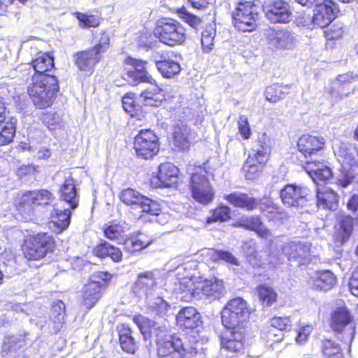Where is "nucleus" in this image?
<instances>
[{"label":"nucleus","mask_w":358,"mask_h":358,"mask_svg":"<svg viewBox=\"0 0 358 358\" xmlns=\"http://www.w3.org/2000/svg\"><path fill=\"white\" fill-rule=\"evenodd\" d=\"M156 67L163 77L170 78L178 74L181 71L180 64L171 59H164L156 62Z\"/></svg>","instance_id":"nucleus-38"},{"label":"nucleus","mask_w":358,"mask_h":358,"mask_svg":"<svg viewBox=\"0 0 358 358\" xmlns=\"http://www.w3.org/2000/svg\"><path fill=\"white\" fill-rule=\"evenodd\" d=\"M196 134L184 122L174 126L173 131V145L178 150L188 149L192 143L195 141Z\"/></svg>","instance_id":"nucleus-19"},{"label":"nucleus","mask_w":358,"mask_h":358,"mask_svg":"<svg viewBox=\"0 0 358 358\" xmlns=\"http://www.w3.org/2000/svg\"><path fill=\"white\" fill-rule=\"evenodd\" d=\"M266 15L272 22L287 23L291 20L292 11L287 3L279 0L269 6Z\"/></svg>","instance_id":"nucleus-21"},{"label":"nucleus","mask_w":358,"mask_h":358,"mask_svg":"<svg viewBox=\"0 0 358 358\" xmlns=\"http://www.w3.org/2000/svg\"><path fill=\"white\" fill-rule=\"evenodd\" d=\"M133 320L145 336L149 334L157 338L158 358H194L202 350L198 341L187 343L176 335L164 334L169 331L166 323L159 324L142 315L135 316Z\"/></svg>","instance_id":"nucleus-2"},{"label":"nucleus","mask_w":358,"mask_h":358,"mask_svg":"<svg viewBox=\"0 0 358 358\" xmlns=\"http://www.w3.org/2000/svg\"><path fill=\"white\" fill-rule=\"evenodd\" d=\"M54 67L53 57L47 53L39 52L32 60L31 64H26L19 66L24 76L31 77L33 74L51 76L49 72Z\"/></svg>","instance_id":"nucleus-14"},{"label":"nucleus","mask_w":358,"mask_h":358,"mask_svg":"<svg viewBox=\"0 0 358 358\" xmlns=\"http://www.w3.org/2000/svg\"><path fill=\"white\" fill-rule=\"evenodd\" d=\"M343 23L336 22L324 31V36L328 40H337L343 36Z\"/></svg>","instance_id":"nucleus-54"},{"label":"nucleus","mask_w":358,"mask_h":358,"mask_svg":"<svg viewBox=\"0 0 358 358\" xmlns=\"http://www.w3.org/2000/svg\"><path fill=\"white\" fill-rule=\"evenodd\" d=\"M259 158L260 161H268L270 154V138L266 134L258 136L249 153Z\"/></svg>","instance_id":"nucleus-33"},{"label":"nucleus","mask_w":358,"mask_h":358,"mask_svg":"<svg viewBox=\"0 0 358 358\" xmlns=\"http://www.w3.org/2000/svg\"><path fill=\"white\" fill-rule=\"evenodd\" d=\"M325 145L324 138L308 134H303L298 140L297 148L305 157L315 155Z\"/></svg>","instance_id":"nucleus-18"},{"label":"nucleus","mask_w":358,"mask_h":358,"mask_svg":"<svg viewBox=\"0 0 358 358\" xmlns=\"http://www.w3.org/2000/svg\"><path fill=\"white\" fill-rule=\"evenodd\" d=\"M257 290L259 300L263 305L270 306L276 301L277 294L273 288L266 285H260L257 288Z\"/></svg>","instance_id":"nucleus-46"},{"label":"nucleus","mask_w":358,"mask_h":358,"mask_svg":"<svg viewBox=\"0 0 358 358\" xmlns=\"http://www.w3.org/2000/svg\"><path fill=\"white\" fill-rule=\"evenodd\" d=\"M124 64L132 68L127 69L123 76L130 85L134 86L139 83L155 84V80L145 70L147 62L127 57L124 60Z\"/></svg>","instance_id":"nucleus-13"},{"label":"nucleus","mask_w":358,"mask_h":358,"mask_svg":"<svg viewBox=\"0 0 358 358\" xmlns=\"http://www.w3.org/2000/svg\"><path fill=\"white\" fill-rule=\"evenodd\" d=\"M241 226L247 229L255 231L264 238H267L271 236V231L262 224L258 217H252L243 220Z\"/></svg>","instance_id":"nucleus-41"},{"label":"nucleus","mask_w":358,"mask_h":358,"mask_svg":"<svg viewBox=\"0 0 358 358\" xmlns=\"http://www.w3.org/2000/svg\"><path fill=\"white\" fill-rule=\"evenodd\" d=\"M176 322L180 328L193 329L200 325L201 316L193 307L183 308L176 316Z\"/></svg>","instance_id":"nucleus-24"},{"label":"nucleus","mask_w":358,"mask_h":358,"mask_svg":"<svg viewBox=\"0 0 358 358\" xmlns=\"http://www.w3.org/2000/svg\"><path fill=\"white\" fill-rule=\"evenodd\" d=\"M94 252L96 256L100 258L109 257L115 262H120L122 258V251L118 248L110 245L106 241H103L98 245L94 248Z\"/></svg>","instance_id":"nucleus-36"},{"label":"nucleus","mask_w":358,"mask_h":358,"mask_svg":"<svg viewBox=\"0 0 358 358\" xmlns=\"http://www.w3.org/2000/svg\"><path fill=\"white\" fill-rule=\"evenodd\" d=\"M313 331V327L311 325H305L300 327L297 331V336L295 338L296 343L298 345H304Z\"/></svg>","instance_id":"nucleus-58"},{"label":"nucleus","mask_w":358,"mask_h":358,"mask_svg":"<svg viewBox=\"0 0 358 358\" xmlns=\"http://www.w3.org/2000/svg\"><path fill=\"white\" fill-rule=\"evenodd\" d=\"M215 31L213 28L205 29L201 34V45L205 52H210L214 45Z\"/></svg>","instance_id":"nucleus-51"},{"label":"nucleus","mask_w":358,"mask_h":358,"mask_svg":"<svg viewBox=\"0 0 358 358\" xmlns=\"http://www.w3.org/2000/svg\"><path fill=\"white\" fill-rule=\"evenodd\" d=\"M221 338L222 348L231 353H240L244 349V334L241 329H232Z\"/></svg>","instance_id":"nucleus-22"},{"label":"nucleus","mask_w":358,"mask_h":358,"mask_svg":"<svg viewBox=\"0 0 358 358\" xmlns=\"http://www.w3.org/2000/svg\"><path fill=\"white\" fill-rule=\"evenodd\" d=\"M101 296V285L99 282H91L84 287L83 303L87 308H92Z\"/></svg>","instance_id":"nucleus-31"},{"label":"nucleus","mask_w":358,"mask_h":358,"mask_svg":"<svg viewBox=\"0 0 358 358\" xmlns=\"http://www.w3.org/2000/svg\"><path fill=\"white\" fill-rule=\"evenodd\" d=\"M43 122L50 130H55L62 127L61 117L54 113H45L43 116Z\"/></svg>","instance_id":"nucleus-52"},{"label":"nucleus","mask_w":358,"mask_h":358,"mask_svg":"<svg viewBox=\"0 0 358 358\" xmlns=\"http://www.w3.org/2000/svg\"><path fill=\"white\" fill-rule=\"evenodd\" d=\"M317 201H338V196L331 189L324 187L317 190Z\"/></svg>","instance_id":"nucleus-55"},{"label":"nucleus","mask_w":358,"mask_h":358,"mask_svg":"<svg viewBox=\"0 0 358 358\" xmlns=\"http://www.w3.org/2000/svg\"><path fill=\"white\" fill-rule=\"evenodd\" d=\"M356 222H357V220L348 215H341L338 217L334 233V243L336 247L342 246L349 240Z\"/></svg>","instance_id":"nucleus-16"},{"label":"nucleus","mask_w":358,"mask_h":358,"mask_svg":"<svg viewBox=\"0 0 358 358\" xmlns=\"http://www.w3.org/2000/svg\"><path fill=\"white\" fill-rule=\"evenodd\" d=\"M152 243L151 237L144 234H138L127 239L124 243V248L127 251L134 253L146 248Z\"/></svg>","instance_id":"nucleus-34"},{"label":"nucleus","mask_w":358,"mask_h":358,"mask_svg":"<svg viewBox=\"0 0 358 358\" xmlns=\"http://www.w3.org/2000/svg\"><path fill=\"white\" fill-rule=\"evenodd\" d=\"M120 199L121 201H136L142 199L148 200L141 193L131 188L122 190L120 194Z\"/></svg>","instance_id":"nucleus-56"},{"label":"nucleus","mask_w":358,"mask_h":358,"mask_svg":"<svg viewBox=\"0 0 358 358\" xmlns=\"http://www.w3.org/2000/svg\"><path fill=\"white\" fill-rule=\"evenodd\" d=\"M134 148L138 157L149 159L159 152V139L150 129H142L135 137Z\"/></svg>","instance_id":"nucleus-10"},{"label":"nucleus","mask_w":358,"mask_h":358,"mask_svg":"<svg viewBox=\"0 0 358 358\" xmlns=\"http://www.w3.org/2000/svg\"><path fill=\"white\" fill-rule=\"evenodd\" d=\"M58 90V80L54 76L33 74L27 82V92L38 108L50 106Z\"/></svg>","instance_id":"nucleus-3"},{"label":"nucleus","mask_w":358,"mask_h":358,"mask_svg":"<svg viewBox=\"0 0 358 358\" xmlns=\"http://www.w3.org/2000/svg\"><path fill=\"white\" fill-rule=\"evenodd\" d=\"M266 162L267 161L262 162L259 157L249 154L242 168L245 178L252 180L258 178Z\"/></svg>","instance_id":"nucleus-32"},{"label":"nucleus","mask_w":358,"mask_h":358,"mask_svg":"<svg viewBox=\"0 0 358 358\" xmlns=\"http://www.w3.org/2000/svg\"><path fill=\"white\" fill-rule=\"evenodd\" d=\"M55 248V241L52 236L46 233H38L25 241L22 247L24 257L29 260H38Z\"/></svg>","instance_id":"nucleus-8"},{"label":"nucleus","mask_w":358,"mask_h":358,"mask_svg":"<svg viewBox=\"0 0 358 358\" xmlns=\"http://www.w3.org/2000/svg\"><path fill=\"white\" fill-rule=\"evenodd\" d=\"M308 284L315 289L327 291L336 283V278L330 271H315L308 281Z\"/></svg>","instance_id":"nucleus-23"},{"label":"nucleus","mask_w":358,"mask_h":358,"mask_svg":"<svg viewBox=\"0 0 358 358\" xmlns=\"http://www.w3.org/2000/svg\"><path fill=\"white\" fill-rule=\"evenodd\" d=\"M271 45L279 49H292L296 44V37L294 32L287 29L273 31L269 36Z\"/></svg>","instance_id":"nucleus-26"},{"label":"nucleus","mask_w":358,"mask_h":358,"mask_svg":"<svg viewBox=\"0 0 358 358\" xmlns=\"http://www.w3.org/2000/svg\"><path fill=\"white\" fill-rule=\"evenodd\" d=\"M336 155L342 167L337 176L338 184L345 187L354 179V173L352 169L358 166V160L353 152L345 145H341L336 152Z\"/></svg>","instance_id":"nucleus-11"},{"label":"nucleus","mask_w":358,"mask_h":358,"mask_svg":"<svg viewBox=\"0 0 358 358\" xmlns=\"http://www.w3.org/2000/svg\"><path fill=\"white\" fill-rule=\"evenodd\" d=\"M331 327L334 332L342 334L345 343H351L355 334L352 316L345 307L336 308L331 315Z\"/></svg>","instance_id":"nucleus-9"},{"label":"nucleus","mask_w":358,"mask_h":358,"mask_svg":"<svg viewBox=\"0 0 358 358\" xmlns=\"http://www.w3.org/2000/svg\"><path fill=\"white\" fill-rule=\"evenodd\" d=\"M77 196L73 179L71 177L66 178L61 188V199L62 201H74Z\"/></svg>","instance_id":"nucleus-45"},{"label":"nucleus","mask_w":358,"mask_h":358,"mask_svg":"<svg viewBox=\"0 0 358 358\" xmlns=\"http://www.w3.org/2000/svg\"><path fill=\"white\" fill-rule=\"evenodd\" d=\"M101 55L93 48L78 52L76 55V64L78 68L84 71H91L95 64L101 59Z\"/></svg>","instance_id":"nucleus-29"},{"label":"nucleus","mask_w":358,"mask_h":358,"mask_svg":"<svg viewBox=\"0 0 358 358\" xmlns=\"http://www.w3.org/2000/svg\"><path fill=\"white\" fill-rule=\"evenodd\" d=\"M136 204L141 212L148 213L150 215L157 216L161 212V208L159 203H133Z\"/></svg>","instance_id":"nucleus-57"},{"label":"nucleus","mask_w":358,"mask_h":358,"mask_svg":"<svg viewBox=\"0 0 358 358\" xmlns=\"http://www.w3.org/2000/svg\"><path fill=\"white\" fill-rule=\"evenodd\" d=\"M268 341L274 343L280 342L283 338V333L281 331L276 329L269 326L265 333Z\"/></svg>","instance_id":"nucleus-62"},{"label":"nucleus","mask_w":358,"mask_h":358,"mask_svg":"<svg viewBox=\"0 0 358 358\" xmlns=\"http://www.w3.org/2000/svg\"><path fill=\"white\" fill-rule=\"evenodd\" d=\"M65 305L60 301H55L51 310V322L53 324V329L58 331L62 327L64 321Z\"/></svg>","instance_id":"nucleus-40"},{"label":"nucleus","mask_w":358,"mask_h":358,"mask_svg":"<svg viewBox=\"0 0 358 358\" xmlns=\"http://www.w3.org/2000/svg\"><path fill=\"white\" fill-rule=\"evenodd\" d=\"M282 250L289 261L299 260V263H301L302 260L306 259L309 255L310 244L301 242H291L285 244Z\"/></svg>","instance_id":"nucleus-27"},{"label":"nucleus","mask_w":358,"mask_h":358,"mask_svg":"<svg viewBox=\"0 0 358 358\" xmlns=\"http://www.w3.org/2000/svg\"><path fill=\"white\" fill-rule=\"evenodd\" d=\"M250 312L247 302L237 297L230 300L222 311V322L227 329H243Z\"/></svg>","instance_id":"nucleus-6"},{"label":"nucleus","mask_w":358,"mask_h":358,"mask_svg":"<svg viewBox=\"0 0 358 358\" xmlns=\"http://www.w3.org/2000/svg\"><path fill=\"white\" fill-rule=\"evenodd\" d=\"M290 320L287 317H273L270 320V326L281 331L286 329L287 327L290 326Z\"/></svg>","instance_id":"nucleus-59"},{"label":"nucleus","mask_w":358,"mask_h":358,"mask_svg":"<svg viewBox=\"0 0 358 358\" xmlns=\"http://www.w3.org/2000/svg\"><path fill=\"white\" fill-rule=\"evenodd\" d=\"M151 85L152 87L141 93L140 99L145 106L158 107L165 100L164 92L156 84V82Z\"/></svg>","instance_id":"nucleus-28"},{"label":"nucleus","mask_w":358,"mask_h":358,"mask_svg":"<svg viewBox=\"0 0 358 358\" xmlns=\"http://www.w3.org/2000/svg\"><path fill=\"white\" fill-rule=\"evenodd\" d=\"M166 284L178 299L186 302L203 298L212 301L225 293L222 280L215 277L210 279L194 277L184 265L178 266L169 274Z\"/></svg>","instance_id":"nucleus-1"},{"label":"nucleus","mask_w":358,"mask_h":358,"mask_svg":"<svg viewBox=\"0 0 358 358\" xmlns=\"http://www.w3.org/2000/svg\"><path fill=\"white\" fill-rule=\"evenodd\" d=\"M238 131L242 137L248 139L251 135L250 127L245 115H241L238 121Z\"/></svg>","instance_id":"nucleus-60"},{"label":"nucleus","mask_w":358,"mask_h":358,"mask_svg":"<svg viewBox=\"0 0 358 358\" xmlns=\"http://www.w3.org/2000/svg\"><path fill=\"white\" fill-rule=\"evenodd\" d=\"M122 107L124 110L131 115L136 110L137 106L135 104L134 94H126L122 99Z\"/></svg>","instance_id":"nucleus-61"},{"label":"nucleus","mask_w":358,"mask_h":358,"mask_svg":"<svg viewBox=\"0 0 358 358\" xmlns=\"http://www.w3.org/2000/svg\"><path fill=\"white\" fill-rule=\"evenodd\" d=\"M287 90L286 86L274 84L266 88L265 97L268 101L276 103L285 96L287 93Z\"/></svg>","instance_id":"nucleus-43"},{"label":"nucleus","mask_w":358,"mask_h":358,"mask_svg":"<svg viewBox=\"0 0 358 358\" xmlns=\"http://www.w3.org/2000/svg\"><path fill=\"white\" fill-rule=\"evenodd\" d=\"M304 168L316 184L320 181L326 182L333 176L331 169L321 162H307Z\"/></svg>","instance_id":"nucleus-25"},{"label":"nucleus","mask_w":358,"mask_h":358,"mask_svg":"<svg viewBox=\"0 0 358 358\" xmlns=\"http://www.w3.org/2000/svg\"><path fill=\"white\" fill-rule=\"evenodd\" d=\"M23 344L24 341L15 336H11L6 337L2 346V356H6L8 352L17 350Z\"/></svg>","instance_id":"nucleus-49"},{"label":"nucleus","mask_w":358,"mask_h":358,"mask_svg":"<svg viewBox=\"0 0 358 358\" xmlns=\"http://www.w3.org/2000/svg\"><path fill=\"white\" fill-rule=\"evenodd\" d=\"M250 1L239 2L232 13L234 27L238 31L245 32L253 31L257 26V13Z\"/></svg>","instance_id":"nucleus-12"},{"label":"nucleus","mask_w":358,"mask_h":358,"mask_svg":"<svg viewBox=\"0 0 358 358\" xmlns=\"http://www.w3.org/2000/svg\"><path fill=\"white\" fill-rule=\"evenodd\" d=\"M157 288L156 281L152 272H145L138 275L133 287V292L138 297H145L148 308L157 315L163 317L169 310V306L162 297H154Z\"/></svg>","instance_id":"nucleus-4"},{"label":"nucleus","mask_w":358,"mask_h":358,"mask_svg":"<svg viewBox=\"0 0 358 358\" xmlns=\"http://www.w3.org/2000/svg\"><path fill=\"white\" fill-rule=\"evenodd\" d=\"M336 13V8L332 1L320 3L314 10L311 22L317 27H326L335 19Z\"/></svg>","instance_id":"nucleus-17"},{"label":"nucleus","mask_w":358,"mask_h":358,"mask_svg":"<svg viewBox=\"0 0 358 358\" xmlns=\"http://www.w3.org/2000/svg\"><path fill=\"white\" fill-rule=\"evenodd\" d=\"M15 126L13 123H7L0 128V146L11 143L15 134Z\"/></svg>","instance_id":"nucleus-47"},{"label":"nucleus","mask_w":358,"mask_h":358,"mask_svg":"<svg viewBox=\"0 0 358 358\" xmlns=\"http://www.w3.org/2000/svg\"><path fill=\"white\" fill-rule=\"evenodd\" d=\"M178 169L171 163L161 164L157 176L152 178L150 184L154 187H168L177 183Z\"/></svg>","instance_id":"nucleus-15"},{"label":"nucleus","mask_w":358,"mask_h":358,"mask_svg":"<svg viewBox=\"0 0 358 358\" xmlns=\"http://www.w3.org/2000/svg\"><path fill=\"white\" fill-rule=\"evenodd\" d=\"M119 340L122 349L128 353H134L136 343L132 336L131 329L125 324H122L119 329Z\"/></svg>","instance_id":"nucleus-37"},{"label":"nucleus","mask_w":358,"mask_h":358,"mask_svg":"<svg viewBox=\"0 0 358 358\" xmlns=\"http://www.w3.org/2000/svg\"><path fill=\"white\" fill-rule=\"evenodd\" d=\"M125 231L124 224L109 222L103 229L106 238L111 241L119 240Z\"/></svg>","instance_id":"nucleus-44"},{"label":"nucleus","mask_w":358,"mask_h":358,"mask_svg":"<svg viewBox=\"0 0 358 358\" xmlns=\"http://www.w3.org/2000/svg\"><path fill=\"white\" fill-rule=\"evenodd\" d=\"M224 199L228 201H255L254 199L250 197L246 194L239 192H235L232 194H227L224 196Z\"/></svg>","instance_id":"nucleus-64"},{"label":"nucleus","mask_w":358,"mask_h":358,"mask_svg":"<svg viewBox=\"0 0 358 358\" xmlns=\"http://www.w3.org/2000/svg\"><path fill=\"white\" fill-rule=\"evenodd\" d=\"M236 206L246 208L247 210H252L256 208L257 204L259 203L260 209L266 215L270 220L284 223L287 219V214L277 207L274 203H235Z\"/></svg>","instance_id":"nucleus-20"},{"label":"nucleus","mask_w":358,"mask_h":358,"mask_svg":"<svg viewBox=\"0 0 358 358\" xmlns=\"http://www.w3.org/2000/svg\"><path fill=\"white\" fill-rule=\"evenodd\" d=\"M187 171L191 175L189 187L193 199L196 201H212L214 192L207 178L205 167L189 164Z\"/></svg>","instance_id":"nucleus-5"},{"label":"nucleus","mask_w":358,"mask_h":358,"mask_svg":"<svg viewBox=\"0 0 358 358\" xmlns=\"http://www.w3.org/2000/svg\"><path fill=\"white\" fill-rule=\"evenodd\" d=\"M109 42V35L106 32H103L99 38V43L92 48L97 50V52L101 56V54L107 50Z\"/></svg>","instance_id":"nucleus-63"},{"label":"nucleus","mask_w":358,"mask_h":358,"mask_svg":"<svg viewBox=\"0 0 358 358\" xmlns=\"http://www.w3.org/2000/svg\"><path fill=\"white\" fill-rule=\"evenodd\" d=\"M52 194L47 189H36L34 191H20L17 199L20 201H39L52 199Z\"/></svg>","instance_id":"nucleus-39"},{"label":"nucleus","mask_w":358,"mask_h":358,"mask_svg":"<svg viewBox=\"0 0 358 358\" xmlns=\"http://www.w3.org/2000/svg\"><path fill=\"white\" fill-rule=\"evenodd\" d=\"M230 218V209L227 206H221L217 208L211 217L207 219L208 223L215 221H226Z\"/></svg>","instance_id":"nucleus-53"},{"label":"nucleus","mask_w":358,"mask_h":358,"mask_svg":"<svg viewBox=\"0 0 358 358\" xmlns=\"http://www.w3.org/2000/svg\"><path fill=\"white\" fill-rule=\"evenodd\" d=\"M203 255L208 256L213 262H217L221 259L231 265L238 266L239 264L237 258L229 252L208 248L203 251Z\"/></svg>","instance_id":"nucleus-42"},{"label":"nucleus","mask_w":358,"mask_h":358,"mask_svg":"<svg viewBox=\"0 0 358 358\" xmlns=\"http://www.w3.org/2000/svg\"><path fill=\"white\" fill-rule=\"evenodd\" d=\"M75 15L82 27H95L100 23V19L98 16L79 12L76 13Z\"/></svg>","instance_id":"nucleus-50"},{"label":"nucleus","mask_w":358,"mask_h":358,"mask_svg":"<svg viewBox=\"0 0 358 358\" xmlns=\"http://www.w3.org/2000/svg\"><path fill=\"white\" fill-rule=\"evenodd\" d=\"M322 350L327 358H343V353L340 347L332 341H324Z\"/></svg>","instance_id":"nucleus-48"},{"label":"nucleus","mask_w":358,"mask_h":358,"mask_svg":"<svg viewBox=\"0 0 358 358\" xmlns=\"http://www.w3.org/2000/svg\"><path fill=\"white\" fill-rule=\"evenodd\" d=\"M155 34L162 43L170 46L183 43L187 37L185 28L173 19H162L158 21Z\"/></svg>","instance_id":"nucleus-7"},{"label":"nucleus","mask_w":358,"mask_h":358,"mask_svg":"<svg viewBox=\"0 0 358 358\" xmlns=\"http://www.w3.org/2000/svg\"><path fill=\"white\" fill-rule=\"evenodd\" d=\"M282 201H299L308 199L310 190L306 187L294 185H287L280 191Z\"/></svg>","instance_id":"nucleus-30"},{"label":"nucleus","mask_w":358,"mask_h":358,"mask_svg":"<svg viewBox=\"0 0 358 358\" xmlns=\"http://www.w3.org/2000/svg\"><path fill=\"white\" fill-rule=\"evenodd\" d=\"M71 211L69 209L64 210H55V214L52 215V220L49 222V227L55 229V232H61L66 229L71 220Z\"/></svg>","instance_id":"nucleus-35"}]
</instances>
